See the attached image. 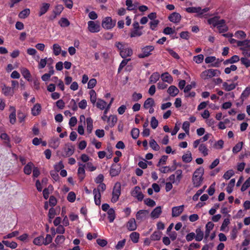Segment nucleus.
<instances>
[{
    "instance_id": "f257e3e1",
    "label": "nucleus",
    "mask_w": 250,
    "mask_h": 250,
    "mask_svg": "<svg viewBox=\"0 0 250 250\" xmlns=\"http://www.w3.org/2000/svg\"><path fill=\"white\" fill-rule=\"evenodd\" d=\"M204 173V169L202 167L196 169L194 172L192 181L194 187L197 188L201 186L203 180V175Z\"/></svg>"
},
{
    "instance_id": "f03ea898",
    "label": "nucleus",
    "mask_w": 250,
    "mask_h": 250,
    "mask_svg": "<svg viewBox=\"0 0 250 250\" xmlns=\"http://www.w3.org/2000/svg\"><path fill=\"white\" fill-rule=\"evenodd\" d=\"M221 72L218 69H208L203 71L200 74V77L203 80H207L220 75Z\"/></svg>"
},
{
    "instance_id": "7ed1b4c3",
    "label": "nucleus",
    "mask_w": 250,
    "mask_h": 250,
    "mask_svg": "<svg viewBox=\"0 0 250 250\" xmlns=\"http://www.w3.org/2000/svg\"><path fill=\"white\" fill-rule=\"evenodd\" d=\"M74 152V147L73 146L70 145L69 144L66 145L63 148V150L58 151L57 154L59 156L63 157H68L72 155Z\"/></svg>"
},
{
    "instance_id": "20e7f679",
    "label": "nucleus",
    "mask_w": 250,
    "mask_h": 250,
    "mask_svg": "<svg viewBox=\"0 0 250 250\" xmlns=\"http://www.w3.org/2000/svg\"><path fill=\"white\" fill-rule=\"evenodd\" d=\"M121 185L119 182H116L113 187L112 191V197L111 201L113 203L116 202L121 195Z\"/></svg>"
},
{
    "instance_id": "39448f33",
    "label": "nucleus",
    "mask_w": 250,
    "mask_h": 250,
    "mask_svg": "<svg viewBox=\"0 0 250 250\" xmlns=\"http://www.w3.org/2000/svg\"><path fill=\"white\" fill-rule=\"evenodd\" d=\"M209 8L201 9L200 7H190L186 8V11L189 13H197L198 16L202 17L204 14L208 11Z\"/></svg>"
},
{
    "instance_id": "423d86ee",
    "label": "nucleus",
    "mask_w": 250,
    "mask_h": 250,
    "mask_svg": "<svg viewBox=\"0 0 250 250\" xmlns=\"http://www.w3.org/2000/svg\"><path fill=\"white\" fill-rule=\"evenodd\" d=\"M116 24V21H112L110 17L105 18L102 23L103 27L106 29H110L113 28Z\"/></svg>"
},
{
    "instance_id": "0eeeda50",
    "label": "nucleus",
    "mask_w": 250,
    "mask_h": 250,
    "mask_svg": "<svg viewBox=\"0 0 250 250\" xmlns=\"http://www.w3.org/2000/svg\"><path fill=\"white\" fill-rule=\"evenodd\" d=\"M154 47L152 45L146 46L142 48V52L138 54L139 58H145L151 54V52L154 50Z\"/></svg>"
},
{
    "instance_id": "6e6552de",
    "label": "nucleus",
    "mask_w": 250,
    "mask_h": 250,
    "mask_svg": "<svg viewBox=\"0 0 250 250\" xmlns=\"http://www.w3.org/2000/svg\"><path fill=\"white\" fill-rule=\"evenodd\" d=\"M131 195L137 199L139 201H142L144 197V194L141 191V189L140 187L136 186L131 191Z\"/></svg>"
},
{
    "instance_id": "1a4fd4ad",
    "label": "nucleus",
    "mask_w": 250,
    "mask_h": 250,
    "mask_svg": "<svg viewBox=\"0 0 250 250\" xmlns=\"http://www.w3.org/2000/svg\"><path fill=\"white\" fill-rule=\"evenodd\" d=\"M238 46L243 51V55H246L245 52H249L250 50V40H246L238 42Z\"/></svg>"
},
{
    "instance_id": "9d476101",
    "label": "nucleus",
    "mask_w": 250,
    "mask_h": 250,
    "mask_svg": "<svg viewBox=\"0 0 250 250\" xmlns=\"http://www.w3.org/2000/svg\"><path fill=\"white\" fill-rule=\"evenodd\" d=\"M149 211L147 210H139L136 214V218L137 221L142 222L148 218Z\"/></svg>"
},
{
    "instance_id": "9b49d317",
    "label": "nucleus",
    "mask_w": 250,
    "mask_h": 250,
    "mask_svg": "<svg viewBox=\"0 0 250 250\" xmlns=\"http://www.w3.org/2000/svg\"><path fill=\"white\" fill-rule=\"evenodd\" d=\"M88 29L91 33H97L100 30V26L98 23L92 21L88 22Z\"/></svg>"
},
{
    "instance_id": "f8f14e48",
    "label": "nucleus",
    "mask_w": 250,
    "mask_h": 250,
    "mask_svg": "<svg viewBox=\"0 0 250 250\" xmlns=\"http://www.w3.org/2000/svg\"><path fill=\"white\" fill-rule=\"evenodd\" d=\"M121 167L120 165L113 164L110 168V175L112 177L116 176L120 173Z\"/></svg>"
},
{
    "instance_id": "ddd939ff",
    "label": "nucleus",
    "mask_w": 250,
    "mask_h": 250,
    "mask_svg": "<svg viewBox=\"0 0 250 250\" xmlns=\"http://www.w3.org/2000/svg\"><path fill=\"white\" fill-rule=\"evenodd\" d=\"M184 205L174 207L172 208V216L175 217L179 216L184 211Z\"/></svg>"
},
{
    "instance_id": "4468645a",
    "label": "nucleus",
    "mask_w": 250,
    "mask_h": 250,
    "mask_svg": "<svg viewBox=\"0 0 250 250\" xmlns=\"http://www.w3.org/2000/svg\"><path fill=\"white\" fill-rule=\"evenodd\" d=\"M168 20L175 23H179L181 20V16L178 13L173 12L168 17Z\"/></svg>"
},
{
    "instance_id": "2eb2a0df",
    "label": "nucleus",
    "mask_w": 250,
    "mask_h": 250,
    "mask_svg": "<svg viewBox=\"0 0 250 250\" xmlns=\"http://www.w3.org/2000/svg\"><path fill=\"white\" fill-rule=\"evenodd\" d=\"M79 165L80 167L78 169L77 174L79 179L81 182L84 179L85 176L84 166H83L82 164H79Z\"/></svg>"
},
{
    "instance_id": "dca6fc26",
    "label": "nucleus",
    "mask_w": 250,
    "mask_h": 250,
    "mask_svg": "<svg viewBox=\"0 0 250 250\" xmlns=\"http://www.w3.org/2000/svg\"><path fill=\"white\" fill-rule=\"evenodd\" d=\"M162 212V207L161 206H158L151 211L150 217L152 219L158 218L159 217Z\"/></svg>"
},
{
    "instance_id": "f3484780",
    "label": "nucleus",
    "mask_w": 250,
    "mask_h": 250,
    "mask_svg": "<svg viewBox=\"0 0 250 250\" xmlns=\"http://www.w3.org/2000/svg\"><path fill=\"white\" fill-rule=\"evenodd\" d=\"M229 82L227 81L223 83V88L227 91L233 90L237 85V83H235L233 82H231L230 83H229Z\"/></svg>"
},
{
    "instance_id": "a211bd4d",
    "label": "nucleus",
    "mask_w": 250,
    "mask_h": 250,
    "mask_svg": "<svg viewBox=\"0 0 250 250\" xmlns=\"http://www.w3.org/2000/svg\"><path fill=\"white\" fill-rule=\"evenodd\" d=\"M133 54V51L132 49L128 46L121 51L120 53V56L123 58H126L128 57H130Z\"/></svg>"
},
{
    "instance_id": "6ab92c4d",
    "label": "nucleus",
    "mask_w": 250,
    "mask_h": 250,
    "mask_svg": "<svg viewBox=\"0 0 250 250\" xmlns=\"http://www.w3.org/2000/svg\"><path fill=\"white\" fill-rule=\"evenodd\" d=\"M93 193L94 194V202L96 205L100 206L101 203V194L98 191V189H93Z\"/></svg>"
},
{
    "instance_id": "aec40b11",
    "label": "nucleus",
    "mask_w": 250,
    "mask_h": 250,
    "mask_svg": "<svg viewBox=\"0 0 250 250\" xmlns=\"http://www.w3.org/2000/svg\"><path fill=\"white\" fill-rule=\"evenodd\" d=\"M2 91L5 96L9 97H12L14 93L13 88L10 87L6 86L5 85L2 88Z\"/></svg>"
},
{
    "instance_id": "412c9836",
    "label": "nucleus",
    "mask_w": 250,
    "mask_h": 250,
    "mask_svg": "<svg viewBox=\"0 0 250 250\" xmlns=\"http://www.w3.org/2000/svg\"><path fill=\"white\" fill-rule=\"evenodd\" d=\"M126 227L130 231H133L136 229L137 225L134 218H131L128 221Z\"/></svg>"
},
{
    "instance_id": "4be33fe9",
    "label": "nucleus",
    "mask_w": 250,
    "mask_h": 250,
    "mask_svg": "<svg viewBox=\"0 0 250 250\" xmlns=\"http://www.w3.org/2000/svg\"><path fill=\"white\" fill-rule=\"evenodd\" d=\"M155 106V102L152 98H147L144 102L143 107L146 109Z\"/></svg>"
},
{
    "instance_id": "5701e85b",
    "label": "nucleus",
    "mask_w": 250,
    "mask_h": 250,
    "mask_svg": "<svg viewBox=\"0 0 250 250\" xmlns=\"http://www.w3.org/2000/svg\"><path fill=\"white\" fill-rule=\"evenodd\" d=\"M214 224L211 222H208L206 225V230L205 234V239H207L209 235L210 231L214 227Z\"/></svg>"
},
{
    "instance_id": "b1692460",
    "label": "nucleus",
    "mask_w": 250,
    "mask_h": 250,
    "mask_svg": "<svg viewBox=\"0 0 250 250\" xmlns=\"http://www.w3.org/2000/svg\"><path fill=\"white\" fill-rule=\"evenodd\" d=\"M167 93L172 97H175L179 93V89L174 85L170 86L167 90Z\"/></svg>"
},
{
    "instance_id": "393cba45",
    "label": "nucleus",
    "mask_w": 250,
    "mask_h": 250,
    "mask_svg": "<svg viewBox=\"0 0 250 250\" xmlns=\"http://www.w3.org/2000/svg\"><path fill=\"white\" fill-rule=\"evenodd\" d=\"M198 150L204 156H206L208 154V149L207 146L204 144L202 143L199 145Z\"/></svg>"
},
{
    "instance_id": "a878e982",
    "label": "nucleus",
    "mask_w": 250,
    "mask_h": 250,
    "mask_svg": "<svg viewBox=\"0 0 250 250\" xmlns=\"http://www.w3.org/2000/svg\"><path fill=\"white\" fill-rule=\"evenodd\" d=\"M41 105L39 104H35L31 109V113L33 116L38 115L41 111Z\"/></svg>"
},
{
    "instance_id": "bb28decb",
    "label": "nucleus",
    "mask_w": 250,
    "mask_h": 250,
    "mask_svg": "<svg viewBox=\"0 0 250 250\" xmlns=\"http://www.w3.org/2000/svg\"><path fill=\"white\" fill-rule=\"evenodd\" d=\"M50 6V4L49 3H42V6L40 8V10L39 13V16H42V15L44 14L49 9Z\"/></svg>"
},
{
    "instance_id": "cd10ccee",
    "label": "nucleus",
    "mask_w": 250,
    "mask_h": 250,
    "mask_svg": "<svg viewBox=\"0 0 250 250\" xmlns=\"http://www.w3.org/2000/svg\"><path fill=\"white\" fill-rule=\"evenodd\" d=\"M117 121V118L116 116L113 115L109 116L107 120L108 125L111 127L114 126L115 125Z\"/></svg>"
},
{
    "instance_id": "c85d7f7f",
    "label": "nucleus",
    "mask_w": 250,
    "mask_h": 250,
    "mask_svg": "<svg viewBox=\"0 0 250 250\" xmlns=\"http://www.w3.org/2000/svg\"><path fill=\"white\" fill-rule=\"evenodd\" d=\"M96 105L100 109L104 110L107 106V103L101 99H98Z\"/></svg>"
},
{
    "instance_id": "c756f323",
    "label": "nucleus",
    "mask_w": 250,
    "mask_h": 250,
    "mask_svg": "<svg viewBox=\"0 0 250 250\" xmlns=\"http://www.w3.org/2000/svg\"><path fill=\"white\" fill-rule=\"evenodd\" d=\"M161 79L163 82L171 83L173 81L172 77L168 73H164L161 75Z\"/></svg>"
},
{
    "instance_id": "7c9ffc66",
    "label": "nucleus",
    "mask_w": 250,
    "mask_h": 250,
    "mask_svg": "<svg viewBox=\"0 0 250 250\" xmlns=\"http://www.w3.org/2000/svg\"><path fill=\"white\" fill-rule=\"evenodd\" d=\"M162 235V232L159 231H155L150 236V239L152 241H158L160 240Z\"/></svg>"
},
{
    "instance_id": "2f4dec72",
    "label": "nucleus",
    "mask_w": 250,
    "mask_h": 250,
    "mask_svg": "<svg viewBox=\"0 0 250 250\" xmlns=\"http://www.w3.org/2000/svg\"><path fill=\"white\" fill-rule=\"evenodd\" d=\"M195 240L197 241H201L204 238V232L200 228H197L196 230Z\"/></svg>"
},
{
    "instance_id": "473e14b6",
    "label": "nucleus",
    "mask_w": 250,
    "mask_h": 250,
    "mask_svg": "<svg viewBox=\"0 0 250 250\" xmlns=\"http://www.w3.org/2000/svg\"><path fill=\"white\" fill-rule=\"evenodd\" d=\"M34 167V164L31 163H28L23 168V171L25 174L29 175L32 172V169Z\"/></svg>"
},
{
    "instance_id": "72a5a7b5",
    "label": "nucleus",
    "mask_w": 250,
    "mask_h": 250,
    "mask_svg": "<svg viewBox=\"0 0 250 250\" xmlns=\"http://www.w3.org/2000/svg\"><path fill=\"white\" fill-rule=\"evenodd\" d=\"M86 121L87 124V131L88 133H90L93 129V120L90 117H89L86 118Z\"/></svg>"
},
{
    "instance_id": "f704fd0d",
    "label": "nucleus",
    "mask_w": 250,
    "mask_h": 250,
    "mask_svg": "<svg viewBox=\"0 0 250 250\" xmlns=\"http://www.w3.org/2000/svg\"><path fill=\"white\" fill-rule=\"evenodd\" d=\"M21 72L23 77L28 81H29L31 78V74L27 68L22 67L21 69Z\"/></svg>"
},
{
    "instance_id": "c9c22d12",
    "label": "nucleus",
    "mask_w": 250,
    "mask_h": 250,
    "mask_svg": "<svg viewBox=\"0 0 250 250\" xmlns=\"http://www.w3.org/2000/svg\"><path fill=\"white\" fill-rule=\"evenodd\" d=\"M176 168V166H173L171 167H169L166 166V167H163L161 168H160V171L164 173H168L169 172L173 171L175 170Z\"/></svg>"
},
{
    "instance_id": "e433bc0d",
    "label": "nucleus",
    "mask_w": 250,
    "mask_h": 250,
    "mask_svg": "<svg viewBox=\"0 0 250 250\" xmlns=\"http://www.w3.org/2000/svg\"><path fill=\"white\" fill-rule=\"evenodd\" d=\"M192 155L190 151H188L182 156V160L185 163H189L192 161Z\"/></svg>"
},
{
    "instance_id": "4c0bfd02",
    "label": "nucleus",
    "mask_w": 250,
    "mask_h": 250,
    "mask_svg": "<svg viewBox=\"0 0 250 250\" xmlns=\"http://www.w3.org/2000/svg\"><path fill=\"white\" fill-rule=\"evenodd\" d=\"M160 78V75L157 72L153 73L149 78V83H156Z\"/></svg>"
},
{
    "instance_id": "58836bf2",
    "label": "nucleus",
    "mask_w": 250,
    "mask_h": 250,
    "mask_svg": "<svg viewBox=\"0 0 250 250\" xmlns=\"http://www.w3.org/2000/svg\"><path fill=\"white\" fill-rule=\"evenodd\" d=\"M150 147L155 151H158L160 149V146L154 139H151L149 142Z\"/></svg>"
},
{
    "instance_id": "ea45409f",
    "label": "nucleus",
    "mask_w": 250,
    "mask_h": 250,
    "mask_svg": "<svg viewBox=\"0 0 250 250\" xmlns=\"http://www.w3.org/2000/svg\"><path fill=\"white\" fill-rule=\"evenodd\" d=\"M107 214L108 219H109V222L111 223L113 222L115 218V213L114 209L112 208H110L109 209H108L107 211Z\"/></svg>"
},
{
    "instance_id": "a19ab883",
    "label": "nucleus",
    "mask_w": 250,
    "mask_h": 250,
    "mask_svg": "<svg viewBox=\"0 0 250 250\" xmlns=\"http://www.w3.org/2000/svg\"><path fill=\"white\" fill-rule=\"evenodd\" d=\"M60 145V141L58 138H54L51 140L49 145L50 146L54 149L57 148Z\"/></svg>"
},
{
    "instance_id": "79ce46f5",
    "label": "nucleus",
    "mask_w": 250,
    "mask_h": 250,
    "mask_svg": "<svg viewBox=\"0 0 250 250\" xmlns=\"http://www.w3.org/2000/svg\"><path fill=\"white\" fill-rule=\"evenodd\" d=\"M44 242V237L43 236H39L36 238H35L33 242L34 245L37 246H41L43 244Z\"/></svg>"
},
{
    "instance_id": "37998d69",
    "label": "nucleus",
    "mask_w": 250,
    "mask_h": 250,
    "mask_svg": "<svg viewBox=\"0 0 250 250\" xmlns=\"http://www.w3.org/2000/svg\"><path fill=\"white\" fill-rule=\"evenodd\" d=\"M52 49L53 51V53L55 56L59 55L61 53L62 51L61 46L57 43H55L53 45Z\"/></svg>"
},
{
    "instance_id": "c03bdc74",
    "label": "nucleus",
    "mask_w": 250,
    "mask_h": 250,
    "mask_svg": "<svg viewBox=\"0 0 250 250\" xmlns=\"http://www.w3.org/2000/svg\"><path fill=\"white\" fill-rule=\"evenodd\" d=\"M90 102L93 104H95L97 100V94L94 90L92 89L89 91Z\"/></svg>"
},
{
    "instance_id": "a18cd8bd",
    "label": "nucleus",
    "mask_w": 250,
    "mask_h": 250,
    "mask_svg": "<svg viewBox=\"0 0 250 250\" xmlns=\"http://www.w3.org/2000/svg\"><path fill=\"white\" fill-rule=\"evenodd\" d=\"M115 46L120 51V53L125 48L127 47V44L125 42H116Z\"/></svg>"
},
{
    "instance_id": "49530a36",
    "label": "nucleus",
    "mask_w": 250,
    "mask_h": 250,
    "mask_svg": "<svg viewBox=\"0 0 250 250\" xmlns=\"http://www.w3.org/2000/svg\"><path fill=\"white\" fill-rule=\"evenodd\" d=\"M2 243L7 247L11 249H15L17 247L18 244L15 242H9L8 241L3 240Z\"/></svg>"
},
{
    "instance_id": "de8ad7c7",
    "label": "nucleus",
    "mask_w": 250,
    "mask_h": 250,
    "mask_svg": "<svg viewBox=\"0 0 250 250\" xmlns=\"http://www.w3.org/2000/svg\"><path fill=\"white\" fill-rule=\"evenodd\" d=\"M59 24L61 27H65L70 25V22L66 18H62L59 21Z\"/></svg>"
},
{
    "instance_id": "09e8293b",
    "label": "nucleus",
    "mask_w": 250,
    "mask_h": 250,
    "mask_svg": "<svg viewBox=\"0 0 250 250\" xmlns=\"http://www.w3.org/2000/svg\"><path fill=\"white\" fill-rule=\"evenodd\" d=\"M235 183V179H232L230 180L229 184H228L227 187V191L229 193H231L233 190V188L234 186V184Z\"/></svg>"
},
{
    "instance_id": "8fccbe9b",
    "label": "nucleus",
    "mask_w": 250,
    "mask_h": 250,
    "mask_svg": "<svg viewBox=\"0 0 250 250\" xmlns=\"http://www.w3.org/2000/svg\"><path fill=\"white\" fill-rule=\"evenodd\" d=\"M139 236L138 232H133L130 234V238L133 243H136L138 242Z\"/></svg>"
},
{
    "instance_id": "3c124183",
    "label": "nucleus",
    "mask_w": 250,
    "mask_h": 250,
    "mask_svg": "<svg viewBox=\"0 0 250 250\" xmlns=\"http://www.w3.org/2000/svg\"><path fill=\"white\" fill-rule=\"evenodd\" d=\"M142 29H133L130 34L131 37H139L142 35Z\"/></svg>"
},
{
    "instance_id": "603ef678",
    "label": "nucleus",
    "mask_w": 250,
    "mask_h": 250,
    "mask_svg": "<svg viewBox=\"0 0 250 250\" xmlns=\"http://www.w3.org/2000/svg\"><path fill=\"white\" fill-rule=\"evenodd\" d=\"M234 36L236 38L239 39H244L246 37V34L242 30L236 32L234 34Z\"/></svg>"
},
{
    "instance_id": "864d4df0",
    "label": "nucleus",
    "mask_w": 250,
    "mask_h": 250,
    "mask_svg": "<svg viewBox=\"0 0 250 250\" xmlns=\"http://www.w3.org/2000/svg\"><path fill=\"white\" fill-rule=\"evenodd\" d=\"M242 146H243V143L242 142H239L233 147L232 152L234 153H238L241 150V149L242 148Z\"/></svg>"
},
{
    "instance_id": "5fc2aeb1",
    "label": "nucleus",
    "mask_w": 250,
    "mask_h": 250,
    "mask_svg": "<svg viewBox=\"0 0 250 250\" xmlns=\"http://www.w3.org/2000/svg\"><path fill=\"white\" fill-rule=\"evenodd\" d=\"M30 14V10L29 9H25L21 12L19 15L20 18L25 19Z\"/></svg>"
},
{
    "instance_id": "6e6d98bb",
    "label": "nucleus",
    "mask_w": 250,
    "mask_h": 250,
    "mask_svg": "<svg viewBox=\"0 0 250 250\" xmlns=\"http://www.w3.org/2000/svg\"><path fill=\"white\" fill-rule=\"evenodd\" d=\"M63 9V7L62 5H58L56 6L55 9L53 11V13L58 16L60 15Z\"/></svg>"
},
{
    "instance_id": "4d7b16f0",
    "label": "nucleus",
    "mask_w": 250,
    "mask_h": 250,
    "mask_svg": "<svg viewBox=\"0 0 250 250\" xmlns=\"http://www.w3.org/2000/svg\"><path fill=\"white\" fill-rule=\"evenodd\" d=\"M10 122L12 124H14L15 123L16 121V110L15 108H13V111L9 115Z\"/></svg>"
},
{
    "instance_id": "13d9d810",
    "label": "nucleus",
    "mask_w": 250,
    "mask_h": 250,
    "mask_svg": "<svg viewBox=\"0 0 250 250\" xmlns=\"http://www.w3.org/2000/svg\"><path fill=\"white\" fill-rule=\"evenodd\" d=\"M139 133H140V131H139V129H138L137 128H133L131 130V134L132 137L134 139H137L138 137H139Z\"/></svg>"
},
{
    "instance_id": "bf43d9fd",
    "label": "nucleus",
    "mask_w": 250,
    "mask_h": 250,
    "mask_svg": "<svg viewBox=\"0 0 250 250\" xmlns=\"http://www.w3.org/2000/svg\"><path fill=\"white\" fill-rule=\"evenodd\" d=\"M234 174L233 170L230 169L228 170L223 175V178L226 180L229 179Z\"/></svg>"
},
{
    "instance_id": "052dcab7",
    "label": "nucleus",
    "mask_w": 250,
    "mask_h": 250,
    "mask_svg": "<svg viewBox=\"0 0 250 250\" xmlns=\"http://www.w3.org/2000/svg\"><path fill=\"white\" fill-rule=\"evenodd\" d=\"M250 94V87H247L243 91L241 94V98L246 99L247 98L249 95Z\"/></svg>"
},
{
    "instance_id": "680f3d73",
    "label": "nucleus",
    "mask_w": 250,
    "mask_h": 250,
    "mask_svg": "<svg viewBox=\"0 0 250 250\" xmlns=\"http://www.w3.org/2000/svg\"><path fill=\"white\" fill-rule=\"evenodd\" d=\"M204 58L203 55L199 54L193 57V61L197 63H200L203 62Z\"/></svg>"
},
{
    "instance_id": "e2e57ef3",
    "label": "nucleus",
    "mask_w": 250,
    "mask_h": 250,
    "mask_svg": "<svg viewBox=\"0 0 250 250\" xmlns=\"http://www.w3.org/2000/svg\"><path fill=\"white\" fill-rule=\"evenodd\" d=\"M159 23V21L158 20L151 21L149 23L150 28L152 30H155Z\"/></svg>"
},
{
    "instance_id": "0e129e2a",
    "label": "nucleus",
    "mask_w": 250,
    "mask_h": 250,
    "mask_svg": "<svg viewBox=\"0 0 250 250\" xmlns=\"http://www.w3.org/2000/svg\"><path fill=\"white\" fill-rule=\"evenodd\" d=\"M96 84L97 80L94 78L91 79L88 82L87 88L89 89H92L95 86Z\"/></svg>"
},
{
    "instance_id": "69168bd1",
    "label": "nucleus",
    "mask_w": 250,
    "mask_h": 250,
    "mask_svg": "<svg viewBox=\"0 0 250 250\" xmlns=\"http://www.w3.org/2000/svg\"><path fill=\"white\" fill-rule=\"evenodd\" d=\"M237 67L235 65L232 64L230 67H226L225 69L224 72L226 74H229L231 71H235L237 69Z\"/></svg>"
},
{
    "instance_id": "338daca9",
    "label": "nucleus",
    "mask_w": 250,
    "mask_h": 250,
    "mask_svg": "<svg viewBox=\"0 0 250 250\" xmlns=\"http://www.w3.org/2000/svg\"><path fill=\"white\" fill-rule=\"evenodd\" d=\"M250 187V177L244 182L242 185L241 190L242 191H245Z\"/></svg>"
},
{
    "instance_id": "774afa93",
    "label": "nucleus",
    "mask_w": 250,
    "mask_h": 250,
    "mask_svg": "<svg viewBox=\"0 0 250 250\" xmlns=\"http://www.w3.org/2000/svg\"><path fill=\"white\" fill-rule=\"evenodd\" d=\"M65 240V237L63 235H58L55 240V242L57 245L62 244Z\"/></svg>"
}]
</instances>
